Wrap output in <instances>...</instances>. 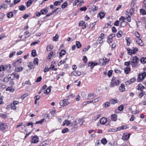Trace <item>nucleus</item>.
I'll return each instance as SVG.
<instances>
[{"instance_id": "72a5a7b5", "label": "nucleus", "mask_w": 146, "mask_h": 146, "mask_svg": "<svg viewBox=\"0 0 146 146\" xmlns=\"http://www.w3.org/2000/svg\"><path fill=\"white\" fill-rule=\"evenodd\" d=\"M101 143L103 145H106L107 143V141L105 138H103L101 140Z\"/></svg>"}, {"instance_id": "58836bf2", "label": "nucleus", "mask_w": 146, "mask_h": 146, "mask_svg": "<svg viewBox=\"0 0 146 146\" xmlns=\"http://www.w3.org/2000/svg\"><path fill=\"white\" fill-rule=\"evenodd\" d=\"M130 70V68L128 67L126 68L124 70L126 74H128Z\"/></svg>"}, {"instance_id": "c03bdc74", "label": "nucleus", "mask_w": 146, "mask_h": 146, "mask_svg": "<svg viewBox=\"0 0 146 146\" xmlns=\"http://www.w3.org/2000/svg\"><path fill=\"white\" fill-rule=\"evenodd\" d=\"M61 4V3L60 1H55L54 3V6H57L58 5H60Z\"/></svg>"}, {"instance_id": "774afa93", "label": "nucleus", "mask_w": 146, "mask_h": 146, "mask_svg": "<svg viewBox=\"0 0 146 146\" xmlns=\"http://www.w3.org/2000/svg\"><path fill=\"white\" fill-rule=\"evenodd\" d=\"M129 12L130 15H131L132 14H133L134 12L133 9V8L130 9L129 10Z\"/></svg>"}, {"instance_id": "a878e982", "label": "nucleus", "mask_w": 146, "mask_h": 146, "mask_svg": "<svg viewBox=\"0 0 146 146\" xmlns=\"http://www.w3.org/2000/svg\"><path fill=\"white\" fill-rule=\"evenodd\" d=\"M125 39L127 42V46H129L131 43V40L129 38L126 37Z\"/></svg>"}, {"instance_id": "a211bd4d", "label": "nucleus", "mask_w": 146, "mask_h": 146, "mask_svg": "<svg viewBox=\"0 0 146 146\" xmlns=\"http://www.w3.org/2000/svg\"><path fill=\"white\" fill-rule=\"evenodd\" d=\"M111 118L112 120L115 121L117 119V116L115 114L111 115Z\"/></svg>"}, {"instance_id": "0eeeda50", "label": "nucleus", "mask_w": 146, "mask_h": 146, "mask_svg": "<svg viewBox=\"0 0 146 146\" xmlns=\"http://www.w3.org/2000/svg\"><path fill=\"white\" fill-rule=\"evenodd\" d=\"M137 87V90H140L141 92L143 91V89L145 88V87L141 84H139Z\"/></svg>"}, {"instance_id": "09e8293b", "label": "nucleus", "mask_w": 146, "mask_h": 146, "mask_svg": "<svg viewBox=\"0 0 146 146\" xmlns=\"http://www.w3.org/2000/svg\"><path fill=\"white\" fill-rule=\"evenodd\" d=\"M124 107L123 105H121L118 107V110L122 111L123 110Z\"/></svg>"}, {"instance_id": "7ed1b4c3", "label": "nucleus", "mask_w": 146, "mask_h": 146, "mask_svg": "<svg viewBox=\"0 0 146 146\" xmlns=\"http://www.w3.org/2000/svg\"><path fill=\"white\" fill-rule=\"evenodd\" d=\"M69 104V102L66 100H61L60 102V105L63 107L68 105Z\"/></svg>"}, {"instance_id": "dca6fc26", "label": "nucleus", "mask_w": 146, "mask_h": 146, "mask_svg": "<svg viewBox=\"0 0 146 146\" xmlns=\"http://www.w3.org/2000/svg\"><path fill=\"white\" fill-rule=\"evenodd\" d=\"M7 127L6 124L5 123L3 124L0 125V130H4Z\"/></svg>"}, {"instance_id": "49530a36", "label": "nucleus", "mask_w": 146, "mask_h": 146, "mask_svg": "<svg viewBox=\"0 0 146 146\" xmlns=\"http://www.w3.org/2000/svg\"><path fill=\"white\" fill-rule=\"evenodd\" d=\"M110 103L108 102L105 103H104V105L105 106V107L107 108L109 107L110 106Z\"/></svg>"}, {"instance_id": "4be33fe9", "label": "nucleus", "mask_w": 146, "mask_h": 146, "mask_svg": "<svg viewBox=\"0 0 146 146\" xmlns=\"http://www.w3.org/2000/svg\"><path fill=\"white\" fill-rule=\"evenodd\" d=\"M105 15V13L103 12H101L98 13V17H100V18H103Z\"/></svg>"}, {"instance_id": "c9c22d12", "label": "nucleus", "mask_w": 146, "mask_h": 146, "mask_svg": "<svg viewBox=\"0 0 146 146\" xmlns=\"http://www.w3.org/2000/svg\"><path fill=\"white\" fill-rule=\"evenodd\" d=\"M140 13L142 15H145L146 14V13L143 9H141L140 10Z\"/></svg>"}, {"instance_id": "052dcab7", "label": "nucleus", "mask_w": 146, "mask_h": 146, "mask_svg": "<svg viewBox=\"0 0 146 146\" xmlns=\"http://www.w3.org/2000/svg\"><path fill=\"white\" fill-rule=\"evenodd\" d=\"M31 16V14H25L23 16V18H27V17H30Z\"/></svg>"}, {"instance_id": "412c9836", "label": "nucleus", "mask_w": 146, "mask_h": 146, "mask_svg": "<svg viewBox=\"0 0 146 146\" xmlns=\"http://www.w3.org/2000/svg\"><path fill=\"white\" fill-rule=\"evenodd\" d=\"M48 12V11L47 9H42L40 11V13L41 14H46Z\"/></svg>"}, {"instance_id": "20e7f679", "label": "nucleus", "mask_w": 146, "mask_h": 146, "mask_svg": "<svg viewBox=\"0 0 146 146\" xmlns=\"http://www.w3.org/2000/svg\"><path fill=\"white\" fill-rule=\"evenodd\" d=\"M119 83V80H117L111 81L110 83V86L111 87H113L115 86L118 85Z\"/></svg>"}, {"instance_id": "5fc2aeb1", "label": "nucleus", "mask_w": 146, "mask_h": 146, "mask_svg": "<svg viewBox=\"0 0 146 146\" xmlns=\"http://www.w3.org/2000/svg\"><path fill=\"white\" fill-rule=\"evenodd\" d=\"M136 0H133L131 3V7H133L135 4Z\"/></svg>"}, {"instance_id": "bf43d9fd", "label": "nucleus", "mask_w": 146, "mask_h": 146, "mask_svg": "<svg viewBox=\"0 0 146 146\" xmlns=\"http://www.w3.org/2000/svg\"><path fill=\"white\" fill-rule=\"evenodd\" d=\"M53 52L52 51L51 52H50L48 56V58L49 60H50V59L51 58L52 56V55H53Z\"/></svg>"}, {"instance_id": "423d86ee", "label": "nucleus", "mask_w": 146, "mask_h": 146, "mask_svg": "<svg viewBox=\"0 0 146 146\" xmlns=\"http://www.w3.org/2000/svg\"><path fill=\"white\" fill-rule=\"evenodd\" d=\"M38 138L35 135L33 138L31 142L33 143H36L38 142Z\"/></svg>"}, {"instance_id": "8fccbe9b", "label": "nucleus", "mask_w": 146, "mask_h": 146, "mask_svg": "<svg viewBox=\"0 0 146 146\" xmlns=\"http://www.w3.org/2000/svg\"><path fill=\"white\" fill-rule=\"evenodd\" d=\"M19 103V102L17 101H14L13 103H11V106H15L16 105L18 104Z\"/></svg>"}, {"instance_id": "f257e3e1", "label": "nucleus", "mask_w": 146, "mask_h": 146, "mask_svg": "<svg viewBox=\"0 0 146 146\" xmlns=\"http://www.w3.org/2000/svg\"><path fill=\"white\" fill-rule=\"evenodd\" d=\"M138 48L136 47L132 48V49H131L129 48L127 49L128 53L130 55H131L132 54H135L136 52L138 51Z\"/></svg>"}, {"instance_id": "69168bd1", "label": "nucleus", "mask_w": 146, "mask_h": 146, "mask_svg": "<svg viewBox=\"0 0 146 146\" xmlns=\"http://www.w3.org/2000/svg\"><path fill=\"white\" fill-rule=\"evenodd\" d=\"M112 31L113 33H115L117 32V29H116L115 27L114 26H113L112 28Z\"/></svg>"}, {"instance_id": "393cba45", "label": "nucleus", "mask_w": 146, "mask_h": 146, "mask_svg": "<svg viewBox=\"0 0 146 146\" xmlns=\"http://www.w3.org/2000/svg\"><path fill=\"white\" fill-rule=\"evenodd\" d=\"M7 91H9L10 92H14L15 89L12 87H8L6 89Z\"/></svg>"}, {"instance_id": "13d9d810", "label": "nucleus", "mask_w": 146, "mask_h": 146, "mask_svg": "<svg viewBox=\"0 0 146 146\" xmlns=\"http://www.w3.org/2000/svg\"><path fill=\"white\" fill-rule=\"evenodd\" d=\"M112 72V70H111L108 71V75L109 77H110L111 76Z\"/></svg>"}, {"instance_id": "f704fd0d", "label": "nucleus", "mask_w": 146, "mask_h": 146, "mask_svg": "<svg viewBox=\"0 0 146 146\" xmlns=\"http://www.w3.org/2000/svg\"><path fill=\"white\" fill-rule=\"evenodd\" d=\"M31 54L32 56L34 57H35L36 55V50H33L32 51Z\"/></svg>"}, {"instance_id": "5701e85b", "label": "nucleus", "mask_w": 146, "mask_h": 146, "mask_svg": "<svg viewBox=\"0 0 146 146\" xmlns=\"http://www.w3.org/2000/svg\"><path fill=\"white\" fill-rule=\"evenodd\" d=\"M8 77H9V78L12 80H14L15 78V75L14 73H13L9 75Z\"/></svg>"}, {"instance_id": "bb28decb", "label": "nucleus", "mask_w": 146, "mask_h": 146, "mask_svg": "<svg viewBox=\"0 0 146 146\" xmlns=\"http://www.w3.org/2000/svg\"><path fill=\"white\" fill-rule=\"evenodd\" d=\"M96 95L94 94H88L89 99H92Z\"/></svg>"}, {"instance_id": "2f4dec72", "label": "nucleus", "mask_w": 146, "mask_h": 146, "mask_svg": "<svg viewBox=\"0 0 146 146\" xmlns=\"http://www.w3.org/2000/svg\"><path fill=\"white\" fill-rule=\"evenodd\" d=\"M58 34H56L55 36H54L53 38V40L54 41H58Z\"/></svg>"}, {"instance_id": "338daca9", "label": "nucleus", "mask_w": 146, "mask_h": 146, "mask_svg": "<svg viewBox=\"0 0 146 146\" xmlns=\"http://www.w3.org/2000/svg\"><path fill=\"white\" fill-rule=\"evenodd\" d=\"M47 142L46 141H43L41 143L40 145H41V146H44L46 145L47 144Z\"/></svg>"}, {"instance_id": "c85d7f7f", "label": "nucleus", "mask_w": 146, "mask_h": 146, "mask_svg": "<svg viewBox=\"0 0 146 146\" xmlns=\"http://www.w3.org/2000/svg\"><path fill=\"white\" fill-rule=\"evenodd\" d=\"M76 47L78 48H80L81 47L82 45L80 42L78 41H76Z\"/></svg>"}, {"instance_id": "cd10ccee", "label": "nucleus", "mask_w": 146, "mask_h": 146, "mask_svg": "<svg viewBox=\"0 0 146 146\" xmlns=\"http://www.w3.org/2000/svg\"><path fill=\"white\" fill-rule=\"evenodd\" d=\"M102 61H103V62L102 64V65H105L106 64L107 62L108 61V60L105 57V59L104 58L103 59Z\"/></svg>"}, {"instance_id": "39448f33", "label": "nucleus", "mask_w": 146, "mask_h": 146, "mask_svg": "<svg viewBox=\"0 0 146 146\" xmlns=\"http://www.w3.org/2000/svg\"><path fill=\"white\" fill-rule=\"evenodd\" d=\"M146 76V72H144L141 74H140L138 76V78L140 80H142Z\"/></svg>"}, {"instance_id": "a19ab883", "label": "nucleus", "mask_w": 146, "mask_h": 146, "mask_svg": "<svg viewBox=\"0 0 146 146\" xmlns=\"http://www.w3.org/2000/svg\"><path fill=\"white\" fill-rule=\"evenodd\" d=\"M67 5V3L66 1L64 2L62 5L61 7L62 9H64L66 7Z\"/></svg>"}, {"instance_id": "3c124183", "label": "nucleus", "mask_w": 146, "mask_h": 146, "mask_svg": "<svg viewBox=\"0 0 146 146\" xmlns=\"http://www.w3.org/2000/svg\"><path fill=\"white\" fill-rule=\"evenodd\" d=\"M38 60L37 58H35L34 60V63L35 64H37L38 65Z\"/></svg>"}, {"instance_id": "79ce46f5", "label": "nucleus", "mask_w": 146, "mask_h": 146, "mask_svg": "<svg viewBox=\"0 0 146 146\" xmlns=\"http://www.w3.org/2000/svg\"><path fill=\"white\" fill-rule=\"evenodd\" d=\"M13 15V14L12 12H10L7 14V16L8 18L12 17Z\"/></svg>"}, {"instance_id": "ea45409f", "label": "nucleus", "mask_w": 146, "mask_h": 146, "mask_svg": "<svg viewBox=\"0 0 146 146\" xmlns=\"http://www.w3.org/2000/svg\"><path fill=\"white\" fill-rule=\"evenodd\" d=\"M32 3L31 2V1H30V0L28 1L26 3L27 7H28L30 6Z\"/></svg>"}, {"instance_id": "1a4fd4ad", "label": "nucleus", "mask_w": 146, "mask_h": 146, "mask_svg": "<svg viewBox=\"0 0 146 146\" xmlns=\"http://www.w3.org/2000/svg\"><path fill=\"white\" fill-rule=\"evenodd\" d=\"M98 64V63H96L95 62H91L88 63V66L90 67L92 69L95 65Z\"/></svg>"}, {"instance_id": "9d476101", "label": "nucleus", "mask_w": 146, "mask_h": 146, "mask_svg": "<svg viewBox=\"0 0 146 146\" xmlns=\"http://www.w3.org/2000/svg\"><path fill=\"white\" fill-rule=\"evenodd\" d=\"M107 121V119L105 117H102L100 120V123L102 125H104L106 123Z\"/></svg>"}, {"instance_id": "37998d69", "label": "nucleus", "mask_w": 146, "mask_h": 146, "mask_svg": "<svg viewBox=\"0 0 146 146\" xmlns=\"http://www.w3.org/2000/svg\"><path fill=\"white\" fill-rule=\"evenodd\" d=\"M69 131L68 129V128H65L62 129V132L63 133H65Z\"/></svg>"}, {"instance_id": "f8f14e48", "label": "nucleus", "mask_w": 146, "mask_h": 146, "mask_svg": "<svg viewBox=\"0 0 146 146\" xmlns=\"http://www.w3.org/2000/svg\"><path fill=\"white\" fill-rule=\"evenodd\" d=\"M78 124V122L76 121V119L75 121H73L72 122L71 124V125L72 126V127L73 126L74 128H76L77 127L76 125Z\"/></svg>"}, {"instance_id": "4c0bfd02", "label": "nucleus", "mask_w": 146, "mask_h": 146, "mask_svg": "<svg viewBox=\"0 0 146 146\" xmlns=\"http://www.w3.org/2000/svg\"><path fill=\"white\" fill-rule=\"evenodd\" d=\"M117 100H114L112 99L110 101V103L111 104H115L116 103H117Z\"/></svg>"}, {"instance_id": "864d4df0", "label": "nucleus", "mask_w": 146, "mask_h": 146, "mask_svg": "<svg viewBox=\"0 0 146 146\" xmlns=\"http://www.w3.org/2000/svg\"><path fill=\"white\" fill-rule=\"evenodd\" d=\"M144 94L145 92L142 91L139 94V97L140 98H141L142 97V96L144 95Z\"/></svg>"}, {"instance_id": "9b49d317", "label": "nucleus", "mask_w": 146, "mask_h": 146, "mask_svg": "<svg viewBox=\"0 0 146 146\" xmlns=\"http://www.w3.org/2000/svg\"><path fill=\"white\" fill-rule=\"evenodd\" d=\"M119 89L120 91L122 92L125 91L124 85L123 84H121V86L119 87Z\"/></svg>"}, {"instance_id": "f3484780", "label": "nucleus", "mask_w": 146, "mask_h": 146, "mask_svg": "<svg viewBox=\"0 0 146 146\" xmlns=\"http://www.w3.org/2000/svg\"><path fill=\"white\" fill-rule=\"evenodd\" d=\"M52 87V86H50L49 87H48L47 89L45 90L44 91V93L46 94H48L49 92H50L51 91V88Z\"/></svg>"}, {"instance_id": "ddd939ff", "label": "nucleus", "mask_w": 146, "mask_h": 146, "mask_svg": "<svg viewBox=\"0 0 146 146\" xmlns=\"http://www.w3.org/2000/svg\"><path fill=\"white\" fill-rule=\"evenodd\" d=\"M119 21H121V25L122 27H124L127 24V22L125 21V20L124 19H120Z\"/></svg>"}, {"instance_id": "f03ea898", "label": "nucleus", "mask_w": 146, "mask_h": 146, "mask_svg": "<svg viewBox=\"0 0 146 146\" xmlns=\"http://www.w3.org/2000/svg\"><path fill=\"white\" fill-rule=\"evenodd\" d=\"M133 61L131 62V64L133 67H136L137 65L136 63H137L138 61V58L136 56H134L132 59Z\"/></svg>"}, {"instance_id": "aec40b11", "label": "nucleus", "mask_w": 146, "mask_h": 146, "mask_svg": "<svg viewBox=\"0 0 146 146\" xmlns=\"http://www.w3.org/2000/svg\"><path fill=\"white\" fill-rule=\"evenodd\" d=\"M136 42L138 44L140 45L141 46H143L144 45L142 40L140 39H139L138 40H136Z\"/></svg>"}, {"instance_id": "7c9ffc66", "label": "nucleus", "mask_w": 146, "mask_h": 146, "mask_svg": "<svg viewBox=\"0 0 146 146\" xmlns=\"http://www.w3.org/2000/svg\"><path fill=\"white\" fill-rule=\"evenodd\" d=\"M23 69L22 67H19L18 68H16L15 69V71L16 72H19L21 71Z\"/></svg>"}, {"instance_id": "c756f323", "label": "nucleus", "mask_w": 146, "mask_h": 146, "mask_svg": "<svg viewBox=\"0 0 146 146\" xmlns=\"http://www.w3.org/2000/svg\"><path fill=\"white\" fill-rule=\"evenodd\" d=\"M115 35L114 34H111L110 35L108 38V40H110L112 39V38L113 37H115Z\"/></svg>"}, {"instance_id": "2eb2a0df", "label": "nucleus", "mask_w": 146, "mask_h": 146, "mask_svg": "<svg viewBox=\"0 0 146 146\" xmlns=\"http://www.w3.org/2000/svg\"><path fill=\"white\" fill-rule=\"evenodd\" d=\"M66 51L64 49L62 50L61 52L59 53V57L60 58H61V57H62L63 55L65 54Z\"/></svg>"}, {"instance_id": "0e129e2a", "label": "nucleus", "mask_w": 146, "mask_h": 146, "mask_svg": "<svg viewBox=\"0 0 146 146\" xmlns=\"http://www.w3.org/2000/svg\"><path fill=\"white\" fill-rule=\"evenodd\" d=\"M101 115V114H99L97 116L95 117H94V119L95 120H97L100 117Z\"/></svg>"}, {"instance_id": "6e6552de", "label": "nucleus", "mask_w": 146, "mask_h": 146, "mask_svg": "<svg viewBox=\"0 0 146 146\" xmlns=\"http://www.w3.org/2000/svg\"><path fill=\"white\" fill-rule=\"evenodd\" d=\"M71 74L72 75H74L76 76H79L81 74V72L78 71H76L72 72Z\"/></svg>"}, {"instance_id": "473e14b6", "label": "nucleus", "mask_w": 146, "mask_h": 146, "mask_svg": "<svg viewBox=\"0 0 146 146\" xmlns=\"http://www.w3.org/2000/svg\"><path fill=\"white\" fill-rule=\"evenodd\" d=\"M141 62L144 64L146 62V58H145L143 57L140 59Z\"/></svg>"}, {"instance_id": "de8ad7c7", "label": "nucleus", "mask_w": 146, "mask_h": 146, "mask_svg": "<svg viewBox=\"0 0 146 146\" xmlns=\"http://www.w3.org/2000/svg\"><path fill=\"white\" fill-rule=\"evenodd\" d=\"M76 120L78 122V124H80V125H82L83 122H82V119H76Z\"/></svg>"}, {"instance_id": "a18cd8bd", "label": "nucleus", "mask_w": 146, "mask_h": 146, "mask_svg": "<svg viewBox=\"0 0 146 146\" xmlns=\"http://www.w3.org/2000/svg\"><path fill=\"white\" fill-rule=\"evenodd\" d=\"M44 119H43L38 121H36L35 124H37L38 123L42 124L43 122Z\"/></svg>"}, {"instance_id": "e433bc0d", "label": "nucleus", "mask_w": 146, "mask_h": 146, "mask_svg": "<svg viewBox=\"0 0 146 146\" xmlns=\"http://www.w3.org/2000/svg\"><path fill=\"white\" fill-rule=\"evenodd\" d=\"M122 34V31L121 30L119 31L117 34V36L118 37H120L121 36Z\"/></svg>"}, {"instance_id": "603ef678", "label": "nucleus", "mask_w": 146, "mask_h": 146, "mask_svg": "<svg viewBox=\"0 0 146 146\" xmlns=\"http://www.w3.org/2000/svg\"><path fill=\"white\" fill-rule=\"evenodd\" d=\"M39 42L40 41L39 40H38L34 42L31 43V46L35 45L36 44H38L39 43Z\"/></svg>"}, {"instance_id": "6e6d98bb", "label": "nucleus", "mask_w": 146, "mask_h": 146, "mask_svg": "<svg viewBox=\"0 0 146 146\" xmlns=\"http://www.w3.org/2000/svg\"><path fill=\"white\" fill-rule=\"evenodd\" d=\"M87 9V8L85 6H84L80 8V10L82 11H85Z\"/></svg>"}, {"instance_id": "6ab92c4d", "label": "nucleus", "mask_w": 146, "mask_h": 146, "mask_svg": "<svg viewBox=\"0 0 146 146\" xmlns=\"http://www.w3.org/2000/svg\"><path fill=\"white\" fill-rule=\"evenodd\" d=\"M113 25V23L111 22H109L106 24L105 26L104 27V28L105 29L107 28L109 26L111 27L112 25Z\"/></svg>"}, {"instance_id": "e2e57ef3", "label": "nucleus", "mask_w": 146, "mask_h": 146, "mask_svg": "<svg viewBox=\"0 0 146 146\" xmlns=\"http://www.w3.org/2000/svg\"><path fill=\"white\" fill-rule=\"evenodd\" d=\"M16 53V52L15 51H13L12 52V53H11L10 54L9 57L10 58H11L12 57L13 55L15 54Z\"/></svg>"}, {"instance_id": "4d7b16f0", "label": "nucleus", "mask_w": 146, "mask_h": 146, "mask_svg": "<svg viewBox=\"0 0 146 146\" xmlns=\"http://www.w3.org/2000/svg\"><path fill=\"white\" fill-rule=\"evenodd\" d=\"M60 8H56V9H55L54 11H52V13L53 14L54 13H58V12H57V10L59 9H60Z\"/></svg>"}, {"instance_id": "b1692460", "label": "nucleus", "mask_w": 146, "mask_h": 146, "mask_svg": "<svg viewBox=\"0 0 146 146\" xmlns=\"http://www.w3.org/2000/svg\"><path fill=\"white\" fill-rule=\"evenodd\" d=\"M19 9L20 11H23L26 9V7L23 5H21L19 6Z\"/></svg>"}, {"instance_id": "4468645a", "label": "nucleus", "mask_w": 146, "mask_h": 146, "mask_svg": "<svg viewBox=\"0 0 146 146\" xmlns=\"http://www.w3.org/2000/svg\"><path fill=\"white\" fill-rule=\"evenodd\" d=\"M130 134H129L124 135L122 137V139L123 140H128L130 137Z\"/></svg>"}, {"instance_id": "680f3d73", "label": "nucleus", "mask_w": 146, "mask_h": 146, "mask_svg": "<svg viewBox=\"0 0 146 146\" xmlns=\"http://www.w3.org/2000/svg\"><path fill=\"white\" fill-rule=\"evenodd\" d=\"M42 79V77L41 76H39L37 78V79L36 81V82H40L41 80Z\"/></svg>"}]
</instances>
